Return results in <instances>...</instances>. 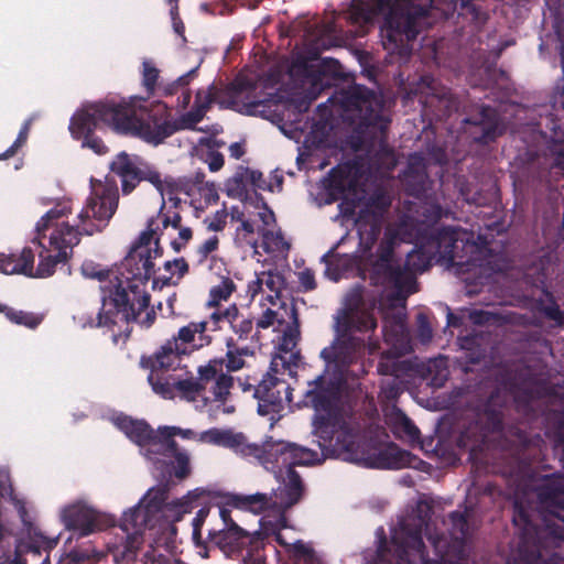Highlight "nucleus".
I'll use <instances>...</instances> for the list:
<instances>
[{
    "label": "nucleus",
    "mask_w": 564,
    "mask_h": 564,
    "mask_svg": "<svg viewBox=\"0 0 564 564\" xmlns=\"http://www.w3.org/2000/svg\"><path fill=\"white\" fill-rule=\"evenodd\" d=\"M218 94H219V90L214 85H212L207 90L199 89L196 93L195 102L198 106L206 105V111H207L214 102H216V101H218L219 104L225 102V101L218 100Z\"/></svg>",
    "instance_id": "60"
},
{
    "label": "nucleus",
    "mask_w": 564,
    "mask_h": 564,
    "mask_svg": "<svg viewBox=\"0 0 564 564\" xmlns=\"http://www.w3.org/2000/svg\"><path fill=\"white\" fill-rule=\"evenodd\" d=\"M164 269L171 273L170 276L162 279V283L165 285L170 283L172 276L175 273L173 269L177 271L178 278H182L188 272V264L184 258H178L171 261H166L164 263Z\"/></svg>",
    "instance_id": "61"
},
{
    "label": "nucleus",
    "mask_w": 564,
    "mask_h": 564,
    "mask_svg": "<svg viewBox=\"0 0 564 564\" xmlns=\"http://www.w3.org/2000/svg\"><path fill=\"white\" fill-rule=\"evenodd\" d=\"M147 507L152 513H165L167 511L173 512L174 521H180L184 513L191 512L193 508L198 505L195 503L197 496L192 498L191 494L183 499L169 502V491L166 488L151 489L148 492Z\"/></svg>",
    "instance_id": "24"
},
{
    "label": "nucleus",
    "mask_w": 564,
    "mask_h": 564,
    "mask_svg": "<svg viewBox=\"0 0 564 564\" xmlns=\"http://www.w3.org/2000/svg\"><path fill=\"white\" fill-rule=\"evenodd\" d=\"M242 564H267L264 554V543L259 536L246 549L242 557Z\"/></svg>",
    "instance_id": "50"
},
{
    "label": "nucleus",
    "mask_w": 564,
    "mask_h": 564,
    "mask_svg": "<svg viewBox=\"0 0 564 564\" xmlns=\"http://www.w3.org/2000/svg\"><path fill=\"white\" fill-rule=\"evenodd\" d=\"M245 176L248 181L256 187L260 189L265 188V181L263 178V174L260 171L250 170L248 167L243 169V173H237L231 180L228 181L227 194L231 196L234 193L241 194L245 188Z\"/></svg>",
    "instance_id": "37"
},
{
    "label": "nucleus",
    "mask_w": 564,
    "mask_h": 564,
    "mask_svg": "<svg viewBox=\"0 0 564 564\" xmlns=\"http://www.w3.org/2000/svg\"><path fill=\"white\" fill-rule=\"evenodd\" d=\"M226 349L225 357L212 359L221 361L219 373L230 375V372L241 370L246 366V357L254 355L249 346H239L234 337L226 338Z\"/></svg>",
    "instance_id": "30"
},
{
    "label": "nucleus",
    "mask_w": 564,
    "mask_h": 564,
    "mask_svg": "<svg viewBox=\"0 0 564 564\" xmlns=\"http://www.w3.org/2000/svg\"><path fill=\"white\" fill-rule=\"evenodd\" d=\"M197 67L188 70L186 74L180 76L176 80L162 87L163 96L175 95L180 89L188 86L191 80L196 76Z\"/></svg>",
    "instance_id": "57"
},
{
    "label": "nucleus",
    "mask_w": 564,
    "mask_h": 564,
    "mask_svg": "<svg viewBox=\"0 0 564 564\" xmlns=\"http://www.w3.org/2000/svg\"><path fill=\"white\" fill-rule=\"evenodd\" d=\"M142 66V85L145 88L149 98L150 96L154 95L160 70L151 62L148 61H144Z\"/></svg>",
    "instance_id": "51"
},
{
    "label": "nucleus",
    "mask_w": 564,
    "mask_h": 564,
    "mask_svg": "<svg viewBox=\"0 0 564 564\" xmlns=\"http://www.w3.org/2000/svg\"><path fill=\"white\" fill-rule=\"evenodd\" d=\"M141 100L139 96H131L128 99H105L83 106L70 118L72 137L80 140L83 148H88L98 155L109 151L102 139L95 133L101 126H107L119 134L137 137L147 142L140 115Z\"/></svg>",
    "instance_id": "3"
},
{
    "label": "nucleus",
    "mask_w": 564,
    "mask_h": 564,
    "mask_svg": "<svg viewBox=\"0 0 564 564\" xmlns=\"http://www.w3.org/2000/svg\"><path fill=\"white\" fill-rule=\"evenodd\" d=\"M393 433L399 437H404L410 442H415L420 438V430L415 426L410 417L401 413L395 417L393 424Z\"/></svg>",
    "instance_id": "47"
},
{
    "label": "nucleus",
    "mask_w": 564,
    "mask_h": 564,
    "mask_svg": "<svg viewBox=\"0 0 564 564\" xmlns=\"http://www.w3.org/2000/svg\"><path fill=\"white\" fill-rule=\"evenodd\" d=\"M305 399L316 413L336 412L338 411V384L326 376L321 375L308 382Z\"/></svg>",
    "instance_id": "21"
},
{
    "label": "nucleus",
    "mask_w": 564,
    "mask_h": 564,
    "mask_svg": "<svg viewBox=\"0 0 564 564\" xmlns=\"http://www.w3.org/2000/svg\"><path fill=\"white\" fill-rule=\"evenodd\" d=\"M538 498L547 511L562 519L564 511V478L561 476H547L536 489Z\"/></svg>",
    "instance_id": "27"
},
{
    "label": "nucleus",
    "mask_w": 564,
    "mask_h": 564,
    "mask_svg": "<svg viewBox=\"0 0 564 564\" xmlns=\"http://www.w3.org/2000/svg\"><path fill=\"white\" fill-rule=\"evenodd\" d=\"M262 243L267 252H282L291 248V245L284 239L281 231L263 230Z\"/></svg>",
    "instance_id": "48"
},
{
    "label": "nucleus",
    "mask_w": 564,
    "mask_h": 564,
    "mask_svg": "<svg viewBox=\"0 0 564 564\" xmlns=\"http://www.w3.org/2000/svg\"><path fill=\"white\" fill-rule=\"evenodd\" d=\"M80 272H82V274L85 278L95 279V280H98L100 282L109 280L108 285H105L102 288V290H104L102 300L105 297H108L109 290L111 288L110 281L116 282V276L113 279H110V273H111L110 270L102 268L100 264H98V263H96V262H94L91 260H86V261L83 262V264L80 267ZM102 308H104V305L101 306V308L98 312V314L102 311Z\"/></svg>",
    "instance_id": "39"
},
{
    "label": "nucleus",
    "mask_w": 564,
    "mask_h": 564,
    "mask_svg": "<svg viewBox=\"0 0 564 564\" xmlns=\"http://www.w3.org/2000/svg\"><path fill=\"white\" fill-rule=\"evenodd\" d=\"M215 311L209 315V319L206 321L208 323V332H217L223 328V324L227 323L229 325L230 318L228 317V313H232V305L226 307L225 310H220L219 307H214Z\"/></svg>",
    "instance_id": "58"
},
{
    "label": "nucleus",
    "mask_w": 564,
    "mask_h": 564,
    "mask_svg": "<svg viewBox=\"0 0 564 564\" xmlns=\"http://www.w3.org/2000/svg\"><path fill=\"white\" fill-rule=\"evenodd\" d=\"M426 511L423 513L422 503L417 506V514L411 519L404 520L400 524V530L392 536V541L399 545L401 557L405 555H416L426 564L429 553L423 542V530L427 529L430 520V507L425 505Z\"/></svg>",
    "instance_id": "17"
},
{
    "label": "nucleus",
    "mask_w": 564,
    "mask_h": 564,
    "mask_svg": "<svg viewBox=\"0 0 564 564\" xmlns=\"http://www.w3.org/2000/svg\"><path fill=\"white\" fill-rule=\"evenodd\" d=\"M348 19L351 24L364 25L372 21L377 15L370 1L354 0L348 9Z\"/></svg>",
    "instance_id": "40"
},
{
    "label": "nucleus",
    "mask_w": 564,
    "mask_h": 564,
    "mask_svg": "<svg viewBox=\"0 0 564 564\" xmlns=\"http://www.w3.org/2000/svg\"><path fill=\"white\" fill-rule=\"evenodd\" d=\"M62 517L66 529L70 531L65 546L68 543L70 545H82L87 541L78 543L80 539L112 524L111 518L82 502L66 507Z\"/></svg>",
    "instance_id": "15"
},
{
    "label": "nucleus",
    "mask_w": 564,
    "mask_h": 564,
    "mask_svg": "<svg viewBox=\"0 0 564 564\" xmlns=\"http://www.w3.org/2000/svg\"><path fill=\"white\" fill-rule=\"evenodd\" d=\"M517 446L510 452V462L506 469V474L514 479V481H525L533 477L531 455V441L522 431H518Z\"/></svg>",
    "instance_id": "23"
},
{
    "label": "nucleus",
    "mask_w": 564,
    "mask_h": 564,
    "mask_svg": "<svg viewBox=\"0 0 564 564\" xmlns=\"http://www.w3.org/2000/svg\"><path fill=\"white\" fill-rule=\"evenodd\" d=\"M140 115L143 119L147 142L154 145L161 144L165 139L175 132L185 129H195V126L205 117L206 105L198 106L196 102L192 110L174 120L167 105L163 101H154L147 105V99L141 97Z\"/></svg>",
    "instance_id": "10"
},
{
    "label": "nucleus",
    "mask_w": 564,
    "mask_h": 564,
    "mask_svg": "<svg viewBox=\"0 0 564 564\" xmlns=\"http://www.w3.org/2000/svg\"><path fill=\"white\" fill-rule=\"evenodd\" d=\"M458 235L459 230L455 227H442L431 235L429 245L441 259L453 263L458 258Z\"/></svg>",
    "instance_id": "28"
},
{
    "label": "nucleus",
    "mask_w": 564,
    "mask_h": 564,
    "mask_svg": "<svg viewBox=\"0 0 564 564\" xmlns=\"http://www.w3.org/2000/svg\"><path fill=\"white\" fill-rule=\"evenodd\" d=\"M448 519L452 525V534H459L460 539L464 540L469 532L468 516L466 512L452 511L448 514Z\"/></svg>",
    "instance_id": "52"
},
{
    "label": "nucleus",
    "mask_w": 564,
    "mask_h": 564,
    "mask_svg": "<svg viewBox=\"0 0 564 564\" xmlns=\"http://www.w3.org/2000/svg\"><path fill=\"white\" fill-rule=\"evenodd\" d=\"M257 536L241 527H235L232 529L212 528L208 530L207 539L210 546L219 549L227 557H234L240 555Z\"/></svg>",
    "instance_id": "20"
},
{
    "label": "nucleus",
    "mask_w": 564,
    "mask_h": 564,
    "mask_svg": "<svg viewBox=\"0 0 564 564\" xmlns=\"http://www.w3.org/2000/svg\"><path fill=\"white\" fill-rule=\"evenodd\" d=\"M6 311V316L9 321L14 324L26 326L31 329L36 328L41 323L43 317L36 315L31 312L18 311L14 308L7 307L4 305H0V312Z\"/></svg>",
    "instance_id": "44"
},
{
    "label": "nucleus",
    "mask_w": 564,
    "mask_h": 564,
    "mask_svg": "<svg viewBox=\"0 0 564 564\" xmlns=\"http://www.w3.org/2000/svg\"><path fill=\"white\" fill-rule=\"evenodd\" d=\"M162 454L164 455H173L175 457V468H174V475L178 479H184L189 475V458L187 454L178 452L176 448L175 451H167L165 448H161Z\"/></svg>",
    "instance_id": "53"
},
{
    "label": "nucleus",
    "mask_w": 564,
    "mask_h": 564,
    "mask_svg": "<svg viewBox=\"0 0 564 564\" xmlns=\"http://www.w3.org/2000/svg\"><path fill=\"white\" fill-rule=\"evenodd\" d=\"M235 290L236 285L231 279H223L218 285L210 289L207 306L219 307L220 302L227 301Z\"/></svg>",
    "instance_id": "46"
},
{
    "label": "nucleus",
    "mask_w": 564,
    "mask_h": 564,
    "mask_svg": "<svg viewBox=\"0 0 564 564\" xmlns=\"http://www.w3.org/2000/svg\"><path fill=\"white\" fill-rule=\"evenodd\" d=\"M110 170L120 178L121 189L126 195L132 193L142 181H148L163 193L164 184L160 172L138 155L118 153L110 164Z\"/></svg>",
    "instance_id": "14"
},
{
    "label": "nucleus",
    "mask_w": 564,
    "mask_h": 564,
    "mask_svg": "<svg viewBox=\"0 0 564 564\" xmlns=\"http://www.w3.org/2000/svg\"><path fill=\"white\" fill-rule=\"evenodd\" d=\"M376 14H387L381 31L384 50L400 57L412 52L432 8L433 0H369Z\"/></svg>",
    "instance_id": "4"
},
{
    "label": "nucleus",
    "mask_w": 564,
    "mask_h": 564,
    "mask_svg": "<svg viewBox=\"0 0 564 564\" xmlns=\"http://www.w3.org/2000/svg\"><path fill=\"white\" fill-rule=\"evenodd\" d=\"M235 494H225L221 496V501L218 505V516L221 520V528L220 529H232L235 527H239L237 522L231 518V509L236 508V506L230 505L228 501L229 496H234Z\"/></svg>",
    "instance_id": "54"
},
{
    "label": "nucleus",
    "mask_w": 564,
    "mask_h": 564,
    "mask_svg": "<svg viewBox=\"0 0 564 564\" xmlns=\"http://www.w3.org/2000/svg\"><path fill=\"white\" fill-rule=\"evenodd\" d=\"M182 356L184 349L178 348L175 340H166L152 356L142 360L143 365L150 368L148 380L155 393L159 391V383L169 382L174 378L165 373L177 369Z\"/></svg>",
    "instance_id": "18"
},
{
    "label": "nucleus",
    "mask_w": 564,
    "mask_h": 564,
    "mask_svg": "<svg viewBox=\"0 0 564 564\" xmlns=\"http://www.w3.org/2000/svg\"><path fill=\"white\" fill-rule=\"evenodd\" d=\"M502 430L500 411L486 406L458 424L455 436L456 447L469 454V460L477 462L484 452L489 434Z\"/></svg>",
    "instance_id": "11"
},
{
    "label": "nucleus",
    "mask_w": 564,
    "mask_h": 564,
    "mask_svg": "<svg viewBox=\"0 0 564 564\" xmlns=\"http://www.w3.org/2000/svg\"><path fill=\"white\" fill-rule=\"evenodd\" d=\"M356 181L350 176V172L340 166L333 167L325 178V189L327 193L326 203L332 204L339 200L347 192L355 188Z\"/></svg>",
    "instance_id": "29"
},
{
    "label": "nucleus",
    "mask_w": 564,
    "mask_h": 564,
    "mask_svg": "<svg viewBox=\"0 0 564 564\" xmlns=\"http://www.w3.org/2000/svg\"><path fill=\"white\" fill-rule=\"evenodd\" d=\"M516 379L520 381L521 386L523 387V392L530 399L534 398L535 394H539L545 386V382L539 379L530 368L519 370L516 373Z\"/></svg>",
    "instance_id": "42"
},
{
    "label": "nucleus",
    "mask_w": 564,
    "mask_h": 564,
    "mask_svg": "<svg viewBox=\"0 0 564 564\" xmlns=\"http://www.w3.org/2000/svg\"><path fill=\"white\" fill-rule=\"evenodd\" d=\"M459 14L463 17H469L470 21L482 24L486 22L487 13L477 4L474 0H458Z\"/></svg>",
    "instance_id": "49"
},
{
    "label": "nucleus",
    "mask_w": 564,
    "mask_h": 564,
    "mask_svg": "<svg viewBox=\"0 0 564 564\" xmlns=\"http://www.w3.org/2000/svg\"><path fill=\"white\" fill-rule=\"evenodd\" d=\"M404 187L410 196L422 198L429 189V175L422 164L410 163L404 173Z\"/></svg>",
    "instance_id": "32"
},
{
    "label": "nucleus",
    "mask_w": 564,
    "mask_h": 564,
    "mask_svg": "<svg viewBox=\"0 0 564 564\" xmlns=\"http://www.w3.org/2000/svg\"><path fill=\"white\" fill-rule=\"evenodd\" d=\"M361 345L362 339L336 326V338L330 346L321 351V357L328 368L334 367L337 371L344 372L354 362Z\"/></svg>",
    "instance_id": "19"
},
{
    "label": "nucleus",
    "mask_w": 564,
    "mask_h": 564,
    "mask_svg": "<svg viewBox=\"0 0 564 564\" xmlns=\"http://www.w3.org/2000/svg\"><path fill=\"white\" fill-rule=\"evenodd\" d=\"M536 310L552 323V327L560 328L564 326V313L551 293H546L545 300L536 302Z\"/></svg>",
    "instance_id": "38"
},
{
    "label": "nucleus",
    "mask_w": 564,
    "mask_h": 564,
    "mask_svg": "<svg viewBox=\"0 0 564 564\" xmlns=\"http://www.w3.org/2000/svg\"><path fill=\"white\" fill-rule=\"evenodd\" d=\"M152 511L141 503L130 508L123 513L120 529L124 533L119 543H108V550L113 556V561L119 563H129L137 558L138 551L143 543V532L150 527Z\"/></svg>",
    "instance_id": "12"
},
{
    "label": "nucleus",
    "mask_w": 564,
    "mask_h": 564,
    "mask_svg": "<svg viewBox=\"0 0 564 564\" xmlns=\"http://www.w3.org/2000/svg\"><path fill=\"white\" fill-rule=\"evenodd\" d=\"M227 216L226 209H220L212 218H206L204 223L209 231H221L226 227Z\"/></svg>",
    "instance_id": "63"
},
{
    "label": "nucleus",
    "mask_w": 564,
    "mask_h": 564,
    "mask_svg": "<svg viewBox=\"0 0 564 564\" xmlns=\"http://www.w3.org/2000/svg\"><path fill=\"white\" fill-rule=\"evenodd\" d=\"M227 316L231 317L229 326L231 330L237 335V341L254 337V335H252L254 324L253 318L241 313L236 304H232V313H228Z\"/></svg>",
    "instance_id": "36"
},
{
    "label": "nucleus",
    "mask_w": 564,
    "mask_h": 564,
    "mask_svg": "<svg viewBox=\"0 0 564 564\" xmlns=\"http://www.w3.org/2000/svg\"><path fill=\"white\" fill-rule=\"evenodd\" d=\"M382 393L388 400H395L402 393L401 382L399 378L393 377L391 380H387L382 383Z\"/></svg>",
    "instance_id": "64"
},
{
    "label": "nucleus",
    "mask_w": 564,
    "mask_h": 564,
    "mask_svg": "<svg viewBox=\"0 0 564 564\" xmlns=\"http://www.w3.org/2000/svg\"><path fill=\"white\" fill-rule=\"evenodd\" d=\"M313 426L321 448L332 449L345 462L359 464L366 460L365 452L357 441V429L345 421L339 411L316 413L313 416Z\"/></svg>",
    "instance_id": "8"
},
{
    "label": "nucleus",
    "mask_w": 564,
    "mask_h": 564,
    "mask_svg": "<svg viewBox=\"0 0 564 564\" xmlns=\"http://www.w3.org/2000/svg\"><path fill=\"white\" fill-rule=\"evenodd\" d=\"M117 427L137 445L159 446L167 451L176 449L174 436L181 433L180 427L164 426L154 431L145 420L133 419L129 415H119L115 421Z\"/></svg>",
    "instance_id": "16"
},
{
    "label": "nucleus",
    "mask_w": 564,
    "mask_h": 564,
    "mask_svg": "<svg viewBox=\"0 0 564 564\" xmlns=\"http://www.w3.org/2000/svg\"><path fill=\"white\" fill-rule=\"evenodd\" d=\"M343 102L349 109L359 111V127L386 135L390 120L382 113V105L375 91L364 85L354 84L343 95Z\"/></svg>",
    "instance_id": "13"
},
{
    "label": "nucleus",
    "mask_w": 564,
    "mask_h": 564,
    "mask_svg": "<svg viewBox=\"0 0 564 564\" xmlns=\"http://www.w3.org/2000/svg\"><path fill=\"white\" fill-rule=\"evenodd\" d=\"M410 453L395 445L380 449L371 466L377 468L400 469L409 464Z\"/></svg>",
    "instance_id": "35"
},
{
    "label": "nucleus",
    "mask_w": 564,
    "mask_h": 564,
    "mask_svg": "<svg viewBox=\"0 0 564 564\" xmlns=\"http://www.w3.org/2000/svg\"><path fill=\"white\" fill-rule=\"evenodd\" d=\"M56 544V540H48L42 535L39 536V539H30L28 541L21 540L15 545L14 556L0 562V564H25L26 561L22 556L23 553L32 552L34 554H40L41 550H51Z\"/></svg>",
    "instance_id": "34"
},
{
    "label": "nucleus",
    "mask_w": 564,
    "mask_h": 564,
    "mask_svg": "<svg viewBox=\"0 0 564 564\" xmlns=\"http://www.w3.org/2000/svg\"><path fill=\"white\" fill-rule=\"evenodd\" d=\"M245 456L254 457L275 478H280L283 471L295 466H310L319 463L318 453L311 448L286 441L265 440L262 445L237 444Z\"/></svg>",
    "instance_id": "9"
},
{
    "label": "nucleus",
    "mask_w": 564,
    "mask_h": 564,
    "mask_svg": "<svg viewBox=\"0 0 564 564\" xmlns=\"http://www.w3.org/2000/svg\"><path fill=\"white\" fill-rule=\"evenodd\" d=\"M432 254L427 253L423 247L408 253L403 265L409 268L414 276L415 273H422L431 267Z\"/></svg>",
    "instance_id": "43"
},
{
    "label": "nucleus",
    "mask_w": 564,
    "mask_h": 564,
    "mask_svg": "<svg viewBox=\"0 0 564 564\" xmlns=\"http://www.w3.org/2000/svg\"><path fill=\"white\" fill-rule=\"evenodd\" d=\"M153 223L151 219L148 230L141 232L122 261L120 276H116V282L110 281L111 288L108 297L104 299L102 311L95 319L84 324L89 327L112 328L119 323H124L127 327L123 335L113 334L115 343H118L121 336L124 340L130 337V323L135 322L144 328H150L156 319L154 308H149L151 295L145 290L155 272L150 248L154 235L151 228Z\"/></svg>",
    "instance_id": "2"
},
{
    "label": "nucleus",
    "mask_w": 564,
    "mask_h": 564,
    "mask_svg": "<svg viewBox=\"0 0 564 564\" xmlns=\"http://www.w3.org/2000/svg\"><path fill=\"white\" fill-rule=\"evenodd\" d=\"M64 555L57 564H97L99 557L93 546L91 542L83 543L82 545H64ZM41 564H51L50 558L46 557Z\"/></svg>",
    "instance_id": "31"
},
{
    "label": "nucleus",
    "mask_w": 564,
    "mask_h": 564,
    "mask_svg": "<svg viewBox=\"0 0 564 564\" xmlns=\"http://www.w3.org/2000/svg\"><path fill=\"white\" fill-rule=\"evenodd\" d=\"M337 327L351 335L354 333H368L376 329L377 319L372 313L362 311L346 315L337 323Z\"/></svg>",
    "instance_id": "33"
},
{
    "label": "nucleus",
    "mask_w": 564,
    "mask_h": 564,
    "mask_svg": "<svg viewBox=\"0 0 564 564\" xmlns=\"http://www.w3.org/2000/svg\"><path fill=\"white\" fill-rule=\"evenodd\" d=\"M282 390L286 392L289 386L271 372H267L254 388V398L258 399V412L267 415L282 406Z\"/></svg>",
    "instance_id": "22"
},
{
    "label": "nucleus",
    "mask_w": 564,
    "mask_h": 564,
    "mask_svg": "<svg viewBox=\"0 0 564 564\" xmlns=\"http://www.w3.org/2000/svg\"><path fill=\"white\" fill-rule=\"evenodd\" d=\"M377 370L382 376L399 378L408 370V362L394 358L391 351H383L377 365Z\"/></svg>",
    "instance_id": "41"
},
{
    "label": "nucleus",
    "mask_w": 564,
    "mask_h": 564,
    "mask_svg": "<svg viewBox=\"0 0 564 564\" xmlns=\"http://www.w3.org/2000/svg\"><path fill=\"white\" fill-rule=\"evenodd\" d=\"M279 487L272 494L234 495L228 497L230 505L240 510L259 514L268 509L279 512L281 527L286 525L285 512L297 505L305 495V485L300 474L293 468L282 473Z\"/></svg>",
    "instance_id": "6"
},
{
    "label": "nucleus",
    "mask_w": 564,
    "mask_h": 564,
    "mask_svg": "<svg viewBox=\"0 0 564 564\" xmlns=\"http://www.w3.org/2000/svg\"><path fill=\"white\" fill-rule=\"evenodd\" d=\"M167 185L170 187V192L175 194L183 193L187 196H193L195 192H198V188L194 184L193 177H191V175L167 182Z\"/></svg>",
    "instance_id": "56"
},
{
    "label": "nucleus",
    "mask_w": 564,
    "mask_h": 564,
    "mask_svg": "<svg viewBox=\"0 0 564 564\" xmlns=\"http://www.w3.org/2000/svg\"><path fill=\"white\" fill-rule=\"evenodd\" d=\"M220 360H209L199 366L197 377L189 376L185 379L172 378L169 382L159 383L156 394L163 399L173 400L178 397L187 402L203 400L205 404L210 400L205 395L208 390L214 401L225 403L234 387V377L219 373Z\"/></svg>",
    "instance_id": "5"
},
{
    "label": "nucleus",
    "mask_w": 564,
    "mask_h": 564,
    "mask_svg": "<svg viewBox=\"0 0 564 564\" xmlns=\"http://www.w3.org/2000/svg\"><path fill=\"white\" fill-rule=\"evenodd\" d=\"M465 122L479 130V134L474 133V141L479 144H489L502 133L499 113L490 106H481L479 111L467 118Z\"/></svg>",
    "instance_id": "25"
},
{
    "label": "nucleus",
    "mask_w": 564,
    "mask_h": 564,
    "mask_svg": "<svg viewBox=\"0 0 564 564\" xmlns=\"http://www.w3.org/2000/svg\"><path fill=\"white\" fill-rule=\"evenodd\" d=\"M119 203L118 187L99 183L94 187L86 205L78 214V224L54 223L70 214L66 205H56L36 223V236L32 243L36 247L39 264L34 268L35 252L24 247L20 254L0 252V272L23 274L45 279L53 275L58 264L65 265L73 256V249L82 236L101 232L115 215Z\"/></svg>",
    "instance_id": "1"
},
{
    "label": "nucleus",
    "mask_w": 564,
    "mask_h": 564,
    "mask_svg": "<svg viewBox=\"0 0 564 564\" xmlns=\"http://www.w3.org/2000/svg\"><path fill=\"white\" fill-rule=\"evenodd\" d=\"M232 436L228 432L210 429L200 434V441L216 445H231Z\"/></svg>",
    "instance_id": "59"
},
{
    "label": "nucleus",
    "mask_w": 564,
    "mask_h": 564,
    "mask_svg": "<svg viewBox=\"0 0 564 564\" xmlns=\"http://www.w3.org/2000/svg\"><path fill=\"white\" fill-rule=\"evenodd\" d=\"M256 89V84L249 79H239L234 80L226 89V95L228 97L227 108L237 110L238 109V99L240 98L242 93H250Z\"/></svg>",
    "instance_id": "45"
},
{
    "label": "nucleus",
    "mask_w": 564,
    "mask_h": 564,
    "mask_svg": "<svg viewBox=\"0 0 564 564\" xmlns=\"http://www.w3.org/2000/svg\"><path fill=\"white\" fill-rule=\"evenodd\" d=\"M512 520L514 525L522 527L524 530H528L531 527V519L529 512L521 503L517 501L513 505Z\"/></svg>",
    "instance_id": "62"
},
{
    "label": "nucleus",
    "mask_w": 564,
    "mask_h": 564,
    "mask_svg": "<svg viewBox=\"0 0 564 564\" xmlns=\"http://www.w3.org/2000/svg\"><path fill=\"white\" fill-rule=\"evenodd\" d=\"M170 340H175L176 346L184 349V355H188L193 350L209 345L213 338L208 334L207 322H191L181 327L177 335Z\"/></svg>",
    "instance_id": "26"
},
{
    "label": "nucleus",
    "mask_w": 564,
    "mask_h": 564,
    "mask_svg": "<svg viewBox=\"0 0 564 564\" xmlns=\"http://www.w3.org/2000/svg\"><path fill=\"white\" fill-rule=\"evenodd\" d=\"M31 124H32L31 118L25 120V122L21 127L19 134H18L15 141L12 143V145L10 148H8L3 153H0V161L12 158L18 152V150L22 145L25 144L28 137H29L30 129H31Z\"/></svg>",
    "instance_id": "55"
},
{
    "label": "nucleus",
    "mask_w": 564,
    "mask_h": 564,
    "mask_svg": "<svg viewBox=\"0 0 564 564\" xmlns=\"http://www.w3.org/2000/svg\"><path fill=\"white\" fill-rule=\"evenodd\" d=\"M395 246L397 236L386 234L376 252L367 258L365 269L371 285L391 289L400 296L403 293H411L409 289L413 284V275L409 268L403 265L402 259L395 256Z\"/></svg>",
    "instance_id": "7"
}]
</instances>
